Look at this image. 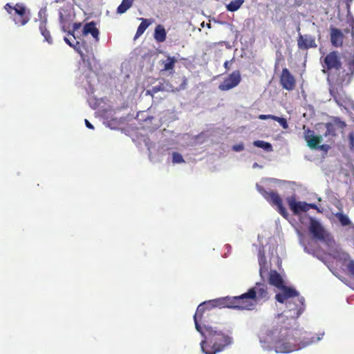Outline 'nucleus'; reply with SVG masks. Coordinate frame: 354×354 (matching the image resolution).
<instances>
[{
    "label": "nucleus",
    "mask_w": 354,
    "mask_h": 354,
    "mask_svg": "<svg viewBox=\"0 0 354 354\" xmlns=\"http://www.w3.org/2000/svg\"><path fill=\"white\" fill-rule=\"evenodd\" d=\"M205 307V306L203 304H199L197 307L194 315L195 327L196 330L204 337L200 344L202 352L204 354H216L232 344L233 339L223 331L216 330L212 326L205 324L202 326L198 323V319H202Z\"/></svg>",
    "instance_id": "f257e3e1"
},
{
    "label": "nucleus",
    "mask_w": 354,
    "mask_h": 354,
    "mask_svg": "<svg viewBox=\"0 0 354 354\" xmlns=\"http://www.w3.org/2000/svg\"><path fill=\"white\" fill-rule=\"evenodd\" d=\"M279 337L274 343V349L276 353H288L298 351L315 342L313 338L306 342H299L297 339L299 332L288 328H281Z\"/></svg>",
    "instance_id": "f03ea898"
},
{
    "label": "nucleus",
    "mask_w": 354,
    "mask_h": 354,
    "mask_svg": "<svg viewBox=\"0 0 354 354\" xmlns=\"http://www.w3.org/2000/svg\"><path fill=\"white\" fill-rule=\"evenodd\" d=\"M267 286L257 283L254 287L250 288L247 292L236 296L237 309L253 310L256 304L262 299H268Z\"/></svg>",
    "instance_id": "7ed1b4c3"
},
{
    "label": "nucleus",
    "mask_w": 354,
    "mask_h": 354,
    "mask_svg": "<svg viewBox=\"0 0 354 354\" xmlns=\"http://www.w3.org/2000/svg\"><path fill=\"white\" fill-rule=\"evenodd\" d=\"M268 282L270 285L281 290V292L275 295V299L279 303H284L288 297L297 295L298 291L292 287H288L284 285L283 280L279 273L275 270H272L270 272Z\"/></svg>",
    "instance_id": "20e7f679"
},
{
    "label": "nucleus",
    "mask_w": 354,
    "mask_h": 354,
    "mask_svg": "<svg viewBox=\"0 0 354 354\" xmlns=\"http://www.w3.org/2000/svg\"><path fill=\"white\" fill-rule=\"evenodd\" d=\"M4 8L17 26H24L30 20V10L23 3H16L15 6H12L8 3L5 5Z\"/></svg>",
    "instance_id": "39448f33"
},
{
    "label": "nucleus",
    "mask_w": 354,
    "mask_h": 354,
    "mask_svg": "<svg viewBox=\"0 0 354 354\" xmlns=\"http://www.w3.org/2000/svg\"><path fill=\"white\" fill-rule=\"evenodd\" d=\"M321 64L323 67V73L326 74L328 77L330 73L338 69L342 65L340 53L337 50L330 52L325 57H321Z\"/></svg>",
    "instance_id": "423d86ee"
},
{
    "label": "nucleus",
    "mask_w": 354,
    "mask_h": 354,
    "mask_svg": "<svg viewBox=\"0 0 354 354\" xmlns=\"http://www.w3.org/2000/svg\"><path fill=\"white\" fill-rule=\"evenodd\" d=\"M257 189L264 198L272 206H275L279 213L287 218L288 214L283 205V201L279 194L273 190L266 191L263 187L257 185Z\"/></svg>",
    "instance_id": "0eeeda50"
},
{
    "label": "nucleus",
    "mask_w": 354,
    "mask_h": 354,
    "mask_svg": "<svg viewBox=\"0 0 354 354\" xmlns=\"http://www.w3.org/2000/svg\"><path fill=\"white\" fill-rule=\"evenodd\" d=\"M304 298L298 292L297 295L288 297L283 304H286L288 312L290 313L289 316L292 319H297L304 311Z\"/></svg>",
    "instance_id": "6e6552de"
},
{
    "label": "nucleus",
    "mask_w": 354,
    "mask_h": 354,
    "mask_svg": "<svg viewBox=\"0 0 354 354\" xmlns=\"http://www.w3.org/2000/svg\"><path fill=\"white\" fill-rule=\"evenodd\" d=\"M205 306L204 308V313L209 310V306L212 307H219V308H229L237 309V304L236 297H225L223 298H218L216 299L205 301L202 303Z\"/></svg>",
    "instance_id": "1a4fd4ad"
},
{
    "label": "nucleus",
    "mask_w": 354,
    "mask_h": 354,
    "mask_svg": "<svg viewBox=\"0 0 354 354\" xmlns=\"http://www.w3.org/2000/svg\"><path fill=\"white\" fill-rule=\"evenodd\" d=\"M241 82V75L239 70L229 74L219 84L218 89L222 91H229L237 86Z\"/></svg>",
    "instance_id": "9d476101"
},
{
    "label": "nucleus",
    "mask_w": 354,
    "mask_h": 354,
    "mask_svg": "<svg viewBox=\"0 0 354 354\" xmlns=\"http://www.w3.org/2000/svg\"><path fill=\"white\" fill-rule=\"evenodd\" d=\"M75 50L80 55L84 62H89L94 57L93 47L85 41H75Z\"/></svg>",
    "instance_id": "9b49d317"
},
{
    "label": "nucleus",
    "mask_w": 354,
    "mask_h": 354,
    "mask_svg": "<svg viewBox=\"0 0 354 354\" xmlns=\"http://www.w3.org/2000/svg\"><path fill=\"white\" fill-rule=\"evenodd\" d=\"M279 82L281 87L288 91H293L296 87V79L287 68L282 69Z\"/></svg>",
    "instance_id": "f8f14e48"
},
{
    "label": "nucleus",
    "mask_w": 354,
    "mask_h": 354,
    "mask_svg": "<svg viewBox=\"0 0 354 354\" xmlns=\"http://www.w3.org/2000/svg\"><path fill=\"white\" fill-rule=\"evenodd\" d=\"M310 225L308 230L313 236L318 240L323 241L326 238V232L319 221L313 217H309Z\"/></svg>",
    "instance_id": "ddd939ff"
},
{
    "label": "nucleus",
    "mask_w": 354,
    "mask_h": 354,
    "mask_svg": "<svg viewBox=\"0 0 354 354\" xmlns=\"http://www.w3.org/2000/svg\"><path fill=\"white\" fill-rule=\"evenodd\" d=\"M290 209L294 215H299L301 212H308L307 203L304 201H297L295 196L286 198Z\"/></svg>",
    "instance_id": "4468645a"
},
{
    "label": "nucleus",
    "mask_w": 354,
    "mask_h": 354,
    "mask_svg": "<svg viewBox=\"0 0 354 354\" xmlns=\"http://www.w3.org/2000/svg\"><path fill=\"white\" fill-rule=\"evenodd\" d=\"M297 46L300 50H308L317 47L315 39L313 36L310 35L299 34L297 38Z\"/></svg>",
    "instance_id": "2eb2a0df"
},
{
    "label": "nucleus",
    "mask_w": 354,
    "mask_h": 354,
    "mask_svg": "<svg viewBox=\"0 0 354 354\" xmlns=\"http://www.w3.org/2000/svg\"><path fill=\"white\" fill-rule=\"evenodd\" d=\"M304 138L308 143V146L311 149H317L318 145L322 140V136H315L314 131L309 129L305 131Z\"/></svg>",
    "instance_id": "dca6fc26"
},
{
    "label": "nucleus",
    "mask_w": 354,
    "mask_h": 354,
    "mask_svg": "<svg viewBox=\"0 0 354 354\" xmlns=\"http://www.w3.org/2000/svg\"><path fill=\"white\" fill-rule=\"evenodd\" d=\"M91 34L95 40V43H98L100 41V31L96 27V24L94 21L86 23L82 30V35L86 36Z\"/></svg>",
    "instance_id": "f3484780"
},
{
    "label": "nucleus",
    "mask_w": 354,
    "mask_h": 354,
    "mask_svg": "<svg viewBox=\"0 0 354 354\" xmlns=\"http://www.w3.org/2000/svg\"><path fill=\"white\" fill-rule=\"evenodd\" d=\"M344 36L342 31L337 28H330V42L334 47H341L343 44Z\"/></svg>",
    "instance_id": "a211bd4d"
},
{
    "label": "nucleus",
    "mask_w": 354,
    "mask_h": 354,
    "mask_svg": "<svg viewBox=\"0 0 354 354\" xmlns=\"http://www.w3.org/2000/svg\"><path fill=\"white\" fill-rule=\"evenodd\" d=\"M39 31L44 36V40L48 44H53V38L51 37L50 31L46 28V20L41 21L39 25Z\"/></svg>",
    "instance_id": "6ab92c4d"
},
{
    "label": "nucleus",
    "mask_w": 354,
    "mask_h": 354,
    "mask_svg": "<svg viewBox=\"0 0 354 354\" xmlns=\"http://www.w3.org/2000/svg\"><path fill=\"white\" fill-rule=\"evenodd\" d=\"M167 33L165 28L162 25H158L155 28L154 38L158 42L165 41Z\"/></svg>",
    "instance_id": "aec40b11"
},
{
    "label": "nucleus",
    "mask_w": 354,
    "mask_h": 354,
    "mask_svg": "<svg viewBox=\"0 0 354 354\" xmlns=\"http://www.w3.org/2000/svg\"><path fill=\"white\" fill-rule=\"evenodd\" d=\"M258 261L259 264V272L261 275L262 273L267 270V261L265 253L263 251H259L258 254Z\"/></svg>",
    "instance_id": "412c9836"
},
{
    "label": "nucleus",
    "mask_w": 354,
    "mask_h": 354,
    "mask_svg": "<svg viewBox=\"0 0 354 354\" xmlns=\"http://www.w3.org/2000/svg\"><path fill=\"white\" fill-rule=\"evenodd\" d=\"M133 1L134 0H122L121 4L117 8V12L119 14L124 13L132 6Z\"/></svg>",
    "instance_id": "4be33fe9"
},
{
    "label": "nucleus",
    "mask_w": 354,
    "mask_h": 354,
    "mask_svg": "<svg viewBox=\"0 0 354 354\" xmlns=\"http://www.w3.org/2000/svg\"><path fill=\"white\" fill-rule=\"evenodd\" d=\"M244 3V0H232L226 6V8L230 12L238 10Z\"/></svg>",
    "instance_id": "5701e85b"
},
{
    "label": "nucleus",
    "mask_w": 354,
    "mask_h": 354,
    "mask_svg": "<svg viewBox=\"0 0 354 354\" xmlns=\"http://www.w3.org/2000/svg\"><path fill=\"white\" fill-rule=\"evenodd\" d=\"M142 22L140 23V24L139 25V26L137 29V31H136V33L135 35V38H138V37H140L144 33V32L146 30V29L148 28V26L150 24L148 22L147 19H142Z\"/></svg>",
    "instance_id": "b1692460"
},
{
    "label": "nucleus",
    "mask_w": 354,
    "mask_h": 354,
    "mask_svg": "<svg viewBox=\"0 0 354 354\" xmlns=\"http://www.w3.org/2000/svg\"><path fill=\"white\" fill-rule=\"evenodd\" d=\"M335 216L342 226H347L351 223L348 217L341 212L335 214Z\"/></svg>",
    "instance_id": "393cba45"
},
{
    "label": "nucleus",
    "mask_w": 354,
    "mask_h": 354,
    "mask_svg": "<svg viewBox=\"0 0 354 354\" xmlns=\"http://www.w3.org/2000/svg\"><path fill=\"white\" fill-rule=\"evenodd\" d=\"M176 62V59L174 57H168L167 60L163 62V70H173Z\"/></svg>",
    "instance_id": "a878e982"
},
{
    "label": "nucleus",
    "mask_w": 354,
    "mask_h": 354,
    "mask_svg": "<svg viewBox=\"0 0 354 354\" xmlns=\"http://www.w3.org/2000/svg\"><path fill=\"white\" fill-rule=\"evenodd\" d=\"M255 147L262 148L267 151H272V146L270 143L265 142L263 140H256L253 142Z\"/></svg>",
    "instance_id": "bb28decb"
},
{
    "label": "nucleus",
    "mask_w": 354,
    "mask_h": 354,
    "mask_svg": "<svg viewBox=\"0 0 354 354\" xmlns=\"http://www.w3.org/2000/svg\"><path fill=\"white\" fill-rule=\"evenodd\" d=\"M81 26H82V24L81 23H75L73 25V30H68V27H67L66 26V24H63V25L62 26V30L64 32H67L68 35H70L73 36V38L75 39V37L74 32H75V30L80 29L81 28Z\"/></svg>",
    "instance_id": "cd10ccee"
},
{
    "label": "nucleus",
    "mask_w": 354,
    "mask_h": 354,
    "mask_svg": "<svg viewBox=\"0 0 354 354\" xmlns=\"http://www.w3.org/2000/svg\"><path fill=\"white\" fill-rule=\"evenodd\" d=\"M326 131L324 133V136L326 137V136H336V131H337V129L335 126V124H333V123H330V122H328L326 124Z\"/></svg>",
    "instance_id": "c85d7f7f"
},
{
    "label": "nucleus",
    "mask_w": 354,
    "mask_h": 354,
    "mask_svg": "<svg viewBox=\"0 0 354 354\" xmlns=\"http://www.w3.org/2000/svg\"><path fill=\"white\" fill-rule=\"evenodd\" d=\"M172 162L174 164L183 163L185 162V160L180 153L178 152H174L172 153Z\"/></svg>",
    "instance_id": "c756f323"
},
{
    "label": "nucleus",
    "mask_w": 354,
    "mask_h": 354,
    "mask_svg": "<svg viewBox=\"0 0 354 354\" xmlns=\"http://www.w3.org/2000/svg\"><path fill=\"white\" fill-rule=\"evenodd\" d=\"M274 121H277V122L279 123V124L284 129H287L288 128V124L287 122V120L286 118H281V117H278V116H276L274 117Z\"/></svg>",
    "instance_id": "7c9ffc66"
},
{
    "label": "nucleus",
    "mask_w": 354,
    "mask_h": 354,
    "mask_svg": "<svg viewBox=\"0 0 354 354\" xmlns=\"http://www.w3.org/2000/svg\"><path fill=\"white\" fill-rule=\"evenodd\" d=\"M333 121V124H335L336 129H344L346 126V122L341 120L339 118H336Z\"/></svg>",
    "instance_id": "2f4dec72"
},
{
    "label": "nucleus",
    "mask_w": 354,
    "mask_h": 354,
    "mask_svg": "<svg viewBox=\"0 0 354 354\" xmlns=\"http://www.w3.org/2000/svg\"><path fill=\"white\" fill-rule=\"evenodd\" d=\"M347 268H348V270L349 271V272L351 273V274L354 277V261L353 260H351L348 265H347Z\"/></svg>",
    "instance_id": "473e14b6"
},
{
    "label": "nucleus",
    "mask_w": 354,
    "mask_h": 354,
    "mask_svg": "<svg viewBox=\"0 0 354 354\" xmlns=\"http://www.w3.org/2000/svg\"><path fill=\"white\" fill-rule=\"evenodd\" d=\"M349 145L351 149L354 148V133L351 132L348 134Z\"/></svg>",
    "instance_id": "72a5a7b5"
},
{
    "label": "nucleus",
    "mask_w": 354,
    "mask_h": 354,
    "mask_svg": "<svg viewBox=\"0 0 354 354\" xmlns=\"http://www.w3.org/2000/svg\"><path fill=\"white\" fill-rule=\"evenodd\" d=\"M275 115H264L261 114L258 116V118L260 120H267V119H272L274 120Z\"/></svg>",
    "instance_id": "f704fd0d"
},
{
    "label": "nucleus",
    "mask_w": 354,
    "mask_h": 354,
    "mask_svg": "<svg viewBox=\"0 0 354 354\" xmlns=\"http://www.w3.org/2000/svg\"><path fill=\"white\" fill-rule=\"evenodd\" d=\"M232 149L235 151H241L244 149V146L243 144L235 145L232 147Z\"/></svg>",
    "instance_id": "c9c22d12"
},
{
    "label": "nucleus",
    "mask_w": 354,
    "mask_h": 354,
    "mask_svg": "<svg viewBox=\"0 0 354 354\" xmlns=\"http://www.w3.org/2000/svg\"><path fill=\"white\" fill-rule=\"evenodd\" d=\"M307 208H308V211L310 209H316L318 212H322V211L319 210L317 205L315 203H307Z\"/></svg>",
    "instance_id": "e433bc0d"
},
{
    "label": "nucleus",
    "mask_w": 354,
    "mask_h": 354,
    "mask_svg": "<svg viewBox=\"0 0 354 354\" xmlns=\"http://www.w3.org/2000/svg\"><path fill=\"white\" fill-rule=\"evenodd\" d=\"M64 40L69 46L72 47L75 50V43H72L70 41V39L68 38H67V37H64Z\"/></svg>",
    "instance_id": "4c0bfd02"
},
{
    "label": "nucleus",
    "mask_w": 354,
    "mask_h": 354,
    "mask_svg": "<svg viewBox=\"0 0 354 354\" xmlns=\"http://www.w3.org/2000/svg\"><path fill=\"white\" fill-rule=\"evenodd\" d=\"M234 61V59H232L230 61H225L224 62L223 66L226 69V71L230 70V64Z\"/></svg>",
    "instance_id": "58836bf2"
},
{
    "label": "nucleus",
    "mask_w": 354,
    "mask_h": 354,
    "mask_svg": "<svg viewBox=\"0 0 354 354\" xmlns=\"http://www.w3.org/2000/svg\"><path fill=\"white\" fill-rule=\"evenodd\" d=\"M212 308H213V307H212V306H211V305H210V306H209V310H206V311L203 314L202 319H201V320L198 319V323H199V324H200V322H202V323L203 324V325L205 324L203 323V322H204V320H203L204 315H205V313H207V315H209V313H208V312H209V311Z\"/></svg>",
    "instance_id": "ea45409f"
},
{
    "label": "nucleus",
    "mask_w": 354,
    "mask_h": 354,
    "mask_svg": "<svg viewBox=\"0 0 354 354\" xmlns=\"http://www.w3.org/2000/svg\"><path fill=\"white\" fill-rule=\"evenodd\" d=\"M328 148H329V146L327 145H318V147H317V149H319L324 150V151H328Z\"/></svg>",
    "instance_id": "a19ab883"
},
{
    "label": "nucleus",
    "mask_w": 354,
    "mask_h": 354,
    "mask_svg": "<svg viewBox=\"0 0 354 354\" xmlns=\"http://www.w3.org/2000/svg\"><path fill=\"white\" fill-rule=\"evenodd\" d=\"M160 89H161V87L160 86H153L151 90V92H152L153 93H156L158 91H160Z\"/></svg>",
    "instance_id": "79ce46f5"
},
{
    "label": "nucleus",
    "mask_w": 354,
    "mask_h": 354,
    "mask_svg": "<svg viewBox=\"0 0 354 354\" xmlns=\"http://www.w3.org/2000/svg\"><path fill=\"white\" fill-rule=\"evenodd\" d=\"M85 124H86V127L88 129H94V127L93 126V124L86 119H85Z\"/></svg>",
    "instance_id": "37998d69"
},
{
    "label": "nucleus",
    "mask_w": 354,
    "mask_h": 354,
    "mask_svg": "<svg viewBox=\"0 0 354 354\" xmlns=\"http://www.w3.org/2000/svg\"><path fill=\"white\" fill-rule=\"evenodd\" d=\"M353 36H354V32H352Z\"/></svg>",
    "instance_id": "c03bdc74"
}]
</instances>
